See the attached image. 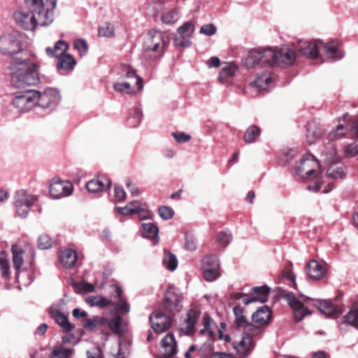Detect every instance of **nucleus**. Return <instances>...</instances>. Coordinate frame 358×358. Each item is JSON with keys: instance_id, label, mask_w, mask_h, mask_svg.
<instances>
[{"instance_id": "nucleus-34", "label": "nucleus", "mask_w": 358, "mask_h": 358, "mask_svg": "<svg viewBox=\"0 0 358 358\" xmlns=\"http://www.w3.org/2000/svg\"><path fill=\"white\" fill-rule=\"evenodd\" d=\"M261 135V129L257 125H250L245 131L244 141L246 143H254Z\"/></svg>"}, {"instance_id": "nucleus-53", "label": "nucleus", "mask_w": 358, "mask_h": 358, "mask_svg": "<svg viewBox=\"0 0 358 358\" xmlns=\"http://www.w3.org/2000/svg\"><path fill=\"white\" fill-rule=\"evenodd\" d=\"M236 72V67L235 66L227 65L222 68L221 72L220 73V76L218 79L220 82H223V80L232 77L235 75Z\"/></svg>"}, {"instance_id": "nucleus-1", "label": "nucleus", "mask_w": 358, "mask_h": 358, "mask_svg": "<svg viewBox=\"0 0 358 358\" xmlns=\"http://www.w3.org/2000/svg\"><path fill=\"white\" fill-rule=\"evenodd\" d=\"M12 83L17 89L12 94L11 104L16 110L5 108L2 113L8 118L13 119L17 113H27L31 109L35 110L36 90L29 89L31 85L39 83L38 66L30 59L13 60L9 67Z\"/></svg>"}, {"instance_id": "nucleus-61", "label": "nucleus", "mask_w": 358, "mask_h": 358, "mask_svg": "<svg viewBox=\"0 0 358 358\" xmlns=\"http://www.w3.org/2000/svg\"><path fill=\"white\" fill-rule=\"evenodd\" d=\"M172 136L178 143H185L191 139V136L185 132H173Z\"/></svg>"}, {"instance_id": "nucleus-2", "label": "nucleus", "mask_w": 358, "mask_h": 358, "mask_svg": "<svg viewBox=\"0 0 358 358\" xmlns=\"http://www.w3.org/2000/svg\"><path fill=\"white\" fill-rule=\"evenodd\" d=\"M25 8L31 13H34L41 21L42 25H49L54 20V9L57 5V0H24Z\"/></svg>"}, {"instance_id": "nucleus-51", "label": "nucleus", "mask_w": 358, "mask_h": 358, "mask_svg": "<svg viewBox=\"0 0 358 358\" xmlns=\"http://www.w3.org/2000/svg\"><path fill=\"white\" fill-rule=\"evenodd\" d=\"M10 266L9 261L4 257H0V272L2 278L6 280H8L10 278Z\"/></svg>"}, {"instance_id": "nucleus-39", "label": "nucleus", "mask_w": 358, "mask_h": 358, "mask_svg": "<svg viewBox=\"0 0 358 358\" xmlns=\"http://www.w3.org/2000/svg\"><path fill=\"white\" fill-rule=\"evenodd\" d=\"M178 19L179 13L176 8H172L169 11L164 12L161 16L162 22L166 24H173Z\"/></svg>"}, {"instance_id": "nucleus-11", "label": "nucleus", "mask_w": 358, "mask_h": 358, "mask_svg": "<svg viewBox=\"0 0 358 358\" xmlns=\"http://www.w3.org/2000/svg\"><path fill=\"white\" fill-rule=\"evenodd\" d=\"M195 26L192 22H185L177 29L173 39L174 45L180 48H189L192 45V38Z\"/></svg>"}, {"instance_id": "nucleus-38", "label": "nucleus", "mask_w": 358, "mask_h": 358, "mask_svg": "<svg viewBox=\"0 0 358 358\" xmlns=\"http://www.w3.org/2000/svg\"><path fill=\"white\" fill-rule=\"evenodd\" d=\"M344 322L358 329V304L354 306L344 316Z\"/></svg>"}, {"instance_id": "nucleus-27", "label": "nucleus", "mask_w": 358, "mask_h": 358, "mask_svg": "<svg viewBox=\"0 0 358 358\" xmlns=\"http://www.w3.org/2000/svg\"><path fill=\"white\" fill-rule=\"evenodd\" d=\"M162 346L164 350L166 358L174 355L176 352V341L172 334H168L162 341Z\"/></svg>"}, {"instance_id": "nucleus-37", "label": "nucleus", "mask_w": 358, "mask_h": 358, "mask_svg": "<svg viewBox=\"0 0 358 358\" xmlns=\"http://www.w3.org/2000/svg\"><path fill=\"white\" fill-rule=\"evenodd\" d=\"M143 236L148 238H155L158 237L159 229L156 224L152 222L142 223Z\"/></svg>"}, {"instance_id": "nucleus-14", "label": "nucleus", "mask_w": 358, "mask_h": 358, "mask_svg": "<svg viewBox=\"0 0 358 358\" xmlns=\"http://www.w3.org/2000/svg\"><path fill=\"white\" fill-rule=\"evenodd\" d=\"M73 189L71 183L55 178L50 185V194L55 199H60L71 195Z\"/></svg>"}, {"instance_id": "nucleus-57", "label": "nucleus", "mask_w": 358, "mask_h": 358, "mask_svg": "<svg viewBox=\"0 0 358 358\" xmlns=\"http://www.w3.org/2000/svg\"><path fill=\"white\" fill-rule=\"evenodd\" d=\"M217 31L215 25L212 23L206 24L203 25L199 30V33L202 35L207 36H211L214 35Z\"/></svg>"}, {"instance_id": "nucleus-9", "label": "nucleus", "mask_w": 358, "mask_h": 358, "mask_svg": "<svg viewBox=\"0 0 358 358\" xmlns=\"http://www.w3.org/2000/svg\"><path fill=\"white\" fill-rule=\"evenodd\" d=\"M17 25L25 30H34L37 26H43L38 17L31 13L26 8H19L13 15Z\"/></svg>"}, {"instance_id": "nucleus-52", "label": "nucleus", "mask_w": 358, "mask_h": 358, "mask_svg": "<svg viewBox=\"0 0 358 358\" xmlns=\"http://www.w3.org/2000/svg\"><path fill=\"white\" fill-rule=\"evenodd\" d=\"M203 278L206 281L212 282L215 280L220 275V268H202Z\"/></svg>"}, {"instance_id": "nucleus-5", "label": "nucleus", "mask_w": 358, "mask_h": 358, "mask_svg": "<svg viewBox=\"0 0 358 358\" xmlns=\"http://www.w3.org/2000/svg\"><path fill=\"white\" fill-rule=\"evenodd\" d=\"M267 57H269L270 67L273 65L286 67L292 66L296 59V53L287 46L268 48Z\"/></svg>"}, {"instance_id": "nucleus-24", "label": "nucleus", "mask_w": 358, "mask_h": 358, "mask_svg": "<svg viewBox=\"0 0 358 358\" xmlns=\"http://www.w3.org/2000/svg\"><path fill=\"white\" fill-rule=\"evenodd\" d=\"M117 74L120 76V78H121V79L135 78L136 80V85L138 88V90L141 91L143 90V80L142 78L138 76L136 74V71L131 66H127V65H122L120 68V70L117 72Z\"/></svg>"}, {"instance_id": "nucleus-42", "label": "nucleus", "mask_w": 358, "mask_h": 358, "mask_svg": "<svg viewBox=\"0 0 358 358\" xmlns=\"http://www.w3.org/2000/svg\"><path fill=\"white\" fill-rule=\"evenodd\" d=\"M113 88L118 93H126L128 94H135L136 90H133L131 84L128 82H115L113 83Z\"/></svg>"}, {"instance_id": "nucleus-36", "label": "nucleus", "mask_w": 358, "mask_h": 358, "mask_svg": "<svg viewBox=\"0 0 358 358\" xmlns=\"http://www.w3.org/2000/svg\"><path fill=\"white\" fill-rule=\"evenodd\" d=\"M243 334L245 336H249L252 339L253 337H256L264 331L263 326L256 323L250 322L245 329L243 330Z\"/></svg>"}, {"instance_id": "nucleus-28", "label": "nucleus", "mask_w": 358, "mask_h": 358, "mask_svg": "<svg viewBox=\"0 0 358 358\" xmlns=\"http://www.w3.org/2000/svg\"><path fill=\"white\" fill-rule=\"evenodd\" d=\"M307 273L313 280H319L324 276L325 271L316 260H311L307 266Z\"/></svg>"}, {"instance_id": "nucleus-45", "label": "nucleus", "mask_w": 358, "mask_h": 358, "mask_svg": "<svg viewBox=\"0 0 358 358\" xmlns=\"http://www.w3.org/2000/svg\"><path fill=\"white\" fill-rule=\"evenodd\" d=\"M213 323V320L210 317V315L207 313H205L203 317V329L200 331V334H207L209 336H211L213 334V331L211 329V325Z\"/></svg>"}, {"instance_id": "nucleus-31", "label": "nucleus", "mask_w": 358, "mask_h": 358, "mask_svg": "<svg viewBox=\"0 0 358 358\" xmlns=\"http://www.w3.org/2000/svg\"><path fill=\"white\" fill-rule=\"evenodd\" d=\"M235 316L234 322L239 330H243L250 323L246 316L244 315L243 310L238 306L233 308Z\"/></svg>"}, {"instance_id": "nucleus-26", "label": "nucleus", "mask_w": 358, "mask_h": 358, "mask_svg": "<svg viewBox=\"0 0 358 358\" xmlns=\"http://www.w3.org/2000/svg\"><path fill=\"white\" fill-rule=\"evenodd\" d=\"M85 329L94 331L96 329H103L107 327V319L103 317L94 316L92 318L86 319L83 324Z\"/></svg>"}, {"instance_id": "nucleus-20", "label": "nucleus", "mask_w": 358, "mask_h": 358, "mask_svg": "<svg viewBox=\"0 0 358 358\" xmlns=\"http://www.w3.org/2000/svg\"><path fill=\"white\" fill-rule=\"evenodd\" d=\"M252 294H255L250 298L244 299L243 303L245 305H248L254 302L264 303L268 299L270 294V288L267 285H262L260 287H254L251 289Z\"/></svg>"}, {"instance_id": "nucleus-46", "label": "nucleus", "mask_w": 358, "mask_h": 358, "mask_svg": "<svg viewBox=\"0 0 358 358\" xmlns=\"http://www.w3.org/2000/svg\"><path fill=\"white\" fill-rule=\"evenodd\" d=\"M232 234L229 231H222L217 234L216 239L222 247H227L232 241Z\"/></svg>"}, {"instance_id": "nucleus-35", "label": "nucleus", "mask_w": 358, "mask_h": 358, "mask_svg": "<svg viewBox=\"0 0 358 358\" xmlns=\"http://www.w3.org/2000/svg\"><path fill=\"white\" fill-rule=\"evenodd\" d=\"M162 263L164 266L170 271H175L178 266L176 255L168 250H164Z\"/></svg>"}, {"instance_id": "nucleus-8", "label": "nucleus", "mask_w": 358, "mask_h": 358, "mask_svg": "<svg viewBox=\"0 0 358 358\" xmlns=\"http://www.w3.org/2000/svg\"><path fill=\"white\" fill-rule=\"evenodd\" d=\"M36 199L34 195L28 194L25 190L17 191L14 196V206L18 216L26 218Z\"/></svg>"}, {"instance_id": "nucleus-3", "label": "nucleus", "mask_w": 358, "mask_h": 358, "mask_svg": "<svg viewBox=\"0 0 358 358\" xmlns=\"http://www.w3.org/2000/svg\"><path fill=\"white\" fill-rule=\"evenodd\" d=\"M166 46L167 43L161 31L150 30L143 38V50L145 55L151 54L150 57L154 58L161 57Z\"/></svg>"}, {"instance_id": "nucleus-41", "label": "nucleus", "mask_w": 358, "mask_h": 358, "mask_svg": "<svg viewBox=\"0 0 358 358\" xmlns=\"http://www.w3.org/2000/svg\"><path fill=\"white\" fill-rule=\"evenodd\" d=\"M142 117V110L140 108L135 107L133 108L131 117L128 119V124L131 127H136L141 124Z\"/></svg>"}, {"instance_id": "nucleus-16", "label": "nucleus", "mask_w": 358, "mask_h": 358, "mask_svg": "<svg viewBox=\"0 0 358 358\" xmlns=\"http://www.w3.org/2000/svg\"><path fill=\"white\" fill-rule=\"evenodd\" d=\"M321 50L323 51L327 59L337 61L343 58L345 53L338 41L332 40L327 43L322 41Z\"/></svg>"}, {"instance_id": "nucleus-21", "label": "nucleus", "mask_w": 358, "mask_h": 358, "mask_svg": "<svg viewBox=\"0 0 358 358\" xmlns=\"http://www.w3.org/2000/svg\"><path fill=\"white\" fill-rule=\"evenodd\" d=\"M78 261L76 250L71 248L61 250L59 253V262L65 268H71L75 266Z\"/></svg>"}, {"instance_id": "nucleus-48", "label": "nucleus", "mask_w": 358, "mask_h": 358, "mask_svg": "<svg viewBox=\"0 0 358 358\" xmlns=\"http://www.w3.org/2000/svg\"><path fill=\"white\" fill-rule=\"evenodd\" d=\"M121 322L122 317L117 315L110 320H107V326H108V327L113 333L118 334L122 331L121 327Z\"/></svg>"}, {"instance_id": "nucleus-4", "label": "nucleus", "mask_w": 358, "mask_h": 358, "mask_svg": "<svg viewBox=\"0 0 358 358\" xmlns=\"http://www.w3.org/2000/svg\"><path fill=\"white\" fill-rule=\"evenodd\" d=\"M22 34L15 29L3 33L0 36V52L4 55H14L21 52Z\"/></svg>"}, {"instance_id": "nucleus-18", "label": "nucleus", "mask_w": 358, "mask_h": 358, "mask_svg": "<svg viewBox=\"0 0 358 358\" xmlns=\"http://www.w3.org/2000/svg\"><path fill=\"white\" fill-rule=\"evenodd\" d=\"M200 313L196 309L188 310L187 317L181 323L180 330L185 335H192L195 332V325L199 317Z\"/></svg>"}, {"instance_id": "nucleus-32", "label": "nucleus", "mask_w": 358, "mask_h": 358, "mask_svg": "<svg viewBox=\"0 0 358 358\" xmlns=\"http://www.w3.org/2000/svg\"><path fill=\"white\" fill-rule=\"evenodd\" d=\"M273 78L270 72H266L264 74L257 76L252 84L259 89V91L266 90L272 83Z\"/></svg>"}, {"instance_id": "nucleus-30", "label": "nucleus", "mask_w": 358, "mask_h": 358, "mask_svg": "<svg viewBox=\"0 0 358 358\" xmlns=\"http://www.w3.org/2000/svg\"><path fill=\"white\" fill-rule=\"evenodd\" d=\"M69 45L64 41H57L53 48L48 47L45 48V52L48 56L58 58L60 54L66 52Z\"/></svg>"}, {"instance_id": "nucleus-43", "label": "nucleus", "mask_w": 358, "mask_h": 358, "mask_svg": "<svg viewBox=\"0 0 358 358\" xmlns=\"http://www.w3.org/2000/svg\"><path fill=\"white\" fill-rule=\"evenodd\" d=\"M202 268H220V263L216 255H207L202 260Z\"/></svg>"}, {"instance_id": "nucleus-54", "label": "nucleus", "mask_w": 358, "mask_h": 358, "mask_svg": "<svg viewBox=\"0 0 358 358\" xmlns=\"http://www.w3.org/2000/svg\"><path fill=\"white\" fill-rule=\"evenodd\" d=\"M114 34V26L110 23H106L99 28V35L100 36L111 37Z\"/></svg>"}, {"instance_id": "nucleus-49", "label": "nucleus", "mask_w": 358, "mask_h": 358, "mask_svg": "<svg viewBox=\"0 0 358 358\" xmlns=\"http://www.w3.org/2000/svg\"><path fill=\"white\" fill-rule=\"evenodd\" d=\"M52 354L53 357L50 358H69L73 355V350L63 347H57L54 348Z\"/></svg>"}, {"instance_id": "nucleus-6", "label": "nucleus", "mask_w": 358, "mask_h": 358, "mask_svg": "<svg viewBox=\"0 0 358 358\" xmlns=\"http://www.w3.org/2000/svg\"><path fill=\"white\" fill-rule=\"evenodd\" d=\"M35 113L41 110H53L60 102L61 95L55 88L45 89L43 92L36 90Z\"/></svg>"}, {"instance_id": "nucleus-33", "label": "nucleus", "mask_w": 358, "mask_h": 358, "mask_svg": "<svg viewBox=\"0 0 358 358\" xmlns=\"http://www.w3.org/2000/svg\"><path fill=\"white\" fill-rule=\"evenodd\" d=\"M85 301L91 306L99 307L101 308H106L112 304V301L105 296H92L86 298Z\"/></svg>"}, {"instance_id": "nucleus-22", "label": "nucleus", "mask_w": 358, "mask_h": 358, "mask_svg": "<svg viewBox=\"0 0 358 358\" xmlns=\"http://www.w3.org/2000/svg\"><path fill=\"white\" fill-rule=\"evenodd\" d=\"M57 59V69L61 74L72 71L77 64L74 57L67 52L60 54Z\"/></svg>"}, {"instance_id": "nucleus-12", "label": "nucleus", "mask_w": 358, "mask_h": 358, "mask_svg": "<svg viewBox=\"0 0 358 358\" xmlns=\"http://www.w3.org/2000/svg\"><path fill=\"white\" fill-rule=\"evenodd\" d=\"M12 253L13 266L17 271H19L25 263H27V264L31 266L32 262L34 259V249L29 248L27 250H25L17 245H13Z\"/></svg>"}, {"instance_id": "nucleus-19", "label": "nucleus", "mask_w": 358, "mask_h": 358, "mask_svg": "<svg viewBox=\"0 0 358 358\" xmlns=\"http://www.w3.org/2000/svg\"><path fill=\"white\" fill-rule=\"evenodd\" d=\"M314 306L322 313L330 317H338L343 313V310L334 305L330 300H316Z\"/></svg>"}, {"instance_id": "nucleus-55", "label": "nucleus", "mask_w": 358, "mask_h": 358, "mask_svg": "<svg viewBox=\"0 0 358 358\" xmlns=\"http://www.w3.org/2000/svg\"><path fill=\"white\" fill-rule=\"evenodd\" d=\"M293 309L294 316L296 321L299 322L306 315L310 314L308 308L302 303L301 307H295Z\"/></svg>"}, {"instance_id": "nucleus-7", "label": "nucleus", "mask_w": 358, "mask_h": 358, "mask_svg": "<svg viewBox=\"0 0 358 358\" xmlns=\"http://www.w3.org/2000/svg\"><path fill=\"white\" fill-rule=\"evenodd\" d=\"M320 166L317 159L312 154L304 155L295 165V172L303 179H308L315 174V170Z\"/></svg>"}, {"instance_id": "nucleus-29", "label": "nucleus", "mask_w": 358, "mask_h": 358, "mask_svg": "<svg viewBox=\"0 0 358 358\" xmlns=\"http://www.w3.org/2000/svg\"><path fill=\"white\" fill-rule=\"evenodd\" d=\"M252 339L249 336H245L243 334L241 339L238 342H234L233 345L236 352L242 355H245L253 346Z\"/></svg>"}, {"instance_id": "nucleus-62", "label": "nucleus", "mask_w": 358, "mask_h": 358, "mask_svg": "<svg viewBox=\"0 0 358 358\" xmlns=\"http://www.w3.org/2000/svg\"><path fill=\"white\" fill-rule=\"evenodd\" d=\"M345 131L346 129L345 128L344 125L338 124L336 129L330 133L329 136L331 139L339 138L345 134Z\"/></svg>"}, {"instance_id": "nucleus-47", "label": "nucleus", "mask_w": 358, "mask_h": 358, "mask_svg": "<svg viewBox=\"0 0 358 358\" xmlns=\"http://www.w3.org/2000/svg\"><path fill=\"white\" fill-rule=\"evenodd\" d=\"M327 176L333 179H342L345 177V173L342 166H331L327 171Z\"/></svg>"}, {"instance_id": "nucleus-56", "label": "nucleus", "mask_w": 358, "mask_h": 358, "mask_svg": "<svg viewBox=\"0 0 358 358\" xmlns=\"http://www.w3.org/2000/svg\"><path fill=\"white\" fill-rule=\"evenodd\" d=\"M158 213L160 217L164 220L171 219L174 215V211L172 208L167 206H162L158 209Z\"/></svg>"}, {"instance_id": "nucleus-13", "label": "nucleus", "mask_w": 358, "mask_h": 358, "mask_svg": "<svg viewBox=\"0 0 358 358\" xmlns=\"http://www.w3.org/2000/svg\"><path fill=\"white\" fill-rule=\"evenodd\" d=\"M151 327L157 334H162L168 330L172 324L171 317L161 311H156L149 316Z\"/></svg>"}, {"instance_id": "nucleus-40", "label": "nucleus", "mask_w": 358, "mask_h": 358, "mask_svg": "<svg viewBox=\"0 0 358 358\" xmlns=\"http://www.w3.org/2000/svg\"><path fill=\"white\" fill-rule=\"evenodd\" d=\"M55 317L56 322L62 327L66 332H70L73 330V326L69 322L66 315L62 313H57Z\"/></svg>"}, {"instance_id": "nucleus-58", "label": "nucleus", "mask_w": 358, "mask_h": 358, "mask_svg": "<svg viewBox=\"0 0 358 358\" xmlns=\"http://www.w3.org/2000/svg\"><path fill=\"white\" fill-rule=\"evenodd\" d=\"M284 298L287 301L288 304L292 308L301 307L302 302L296 299L294 293L289 292L285 295Z\"/></svg>"}, {"instance_id": "nucleus-64", "label": "nucleus", "mask_w": 358, "mask_h": 358, "mask_svg": "<svg viewBox=\"0 0 358 358\" xmlns=\"http://www.w3.org/2000/svg\"><path fill=\"white\" fill-rule=\"evenodd\" d=\"M76 287L78 288L80 290L86 292H93L95 290V287L94 285L86 282H78L75 284Z\"/></svg>"}, {"instance_id": "nucleus-23", "label": "nucleus", "mask_w": 358, "mask_h": 358, "mask_svg": "<svg viewBox=\"0 0 358 358\" xmlns=\"http://www.w3.org/2000/svg\"><path fill=\"white\" fill-rule=\"evenodd\" d=\"M112 186L111 180L106 176H101L86 184L87 189L92 193L99 192Z\"/></svg>"}, {"instance_id": "nucleus-50", "label": "nucleus", "mask_w": 358, "mask_h": 358, "mask_svg": "<svg viewBox=\"0 0 358 358\" xmlns=\"http://www.w3.org/2000/svg\"><path fill=\"white\" fill-rule=\"evenodd\" d=\"M73 48L76 50L80 57L86 55L88 52V45L87 41L83 38H78L74 41Z\"/></svg>"}, {"instance_id": "nucleus-10", "label": "nucleus", "mask_w": 358, "mask_h": 358, "mask_svg": "<svg viewBox=\"0 0 358 358\" xmlns=\"http://www.w3.org/2000/svg\"><path fill=\"white\" fill-rule=\"evenodd\" d=\"M182 294L180 291L175 287L170 286L165 292L164 303L165 310L173 315L180 313L182 308Z\"/></svg>"}, {"instance_id": "nucleus-60", "label": "nucleus", "mask_w": 358, "mask_h": 358, "mask_svg": "<svg viewBox=\"0 0 358 358\" xmlns=\"http://www.w3.org/2000/svg\"><path fill=\"white\" fill-rule=\"evenodd\" d=\"M148 8L151 10H161L164 8V2L162 0H148Z\"/></svg>"}, {"instance_id": "nucleus-63", "label": "nucleus", "mask_w": 358, "mask_h": 358, "mask_svg": "<svg viewBox=\"0 0 358 358\" xmlns=\"http://www.w3.org/2000/svg\"><path fill=\"white\" fill-rule=\"evenodd\" d=\"M115 309L117 312L127 313L130 310V306L124 299H120L115 305Z\"/></svg>"}, {"instance_id": "nucleus-25", "label": "nucleus", "mask_w": 358, "mask_h": 358, "mask_svg": "<svg viewBox=\"0 0 358 358\" xmlns=\"http://www.w3.org/2000/svg\"><path fill=\"white\" fill-rule=\"evenodd\" d=\"M272 313L267 306H262L257 309L252 315V320L254 323L262 326L266 325L271 320Z\"/></svg>"}, {"instance_id": "nucleus-17", "label": "nucleus", "mask_w": 358, "mask_h": 358, "mask_svg": "<svg viewBox=\"0 0 358 358\" xmlns=\"http://www.w3.org/2000/svg\"><path fill=\"white\" fill-rule=\"evenodd\" d=\"M322 41L313 40L301 43L297 47L298 52L308 59H314L318 56L319 50H321Z\"/></svg>"}, {"instance_id": "nucleus-44", "label": "nucleus", "mask_w": 358, "mask_h": 358, "mask_svg": "<svg viewBox=\"0 0 358 358\" xmlns=\"http://www.w3.org/2000/svg\"><path fill=\"white\" fill-rule=\"evenodd\" d=\"M54 241L48 235H41L37 241L38 248L41 250H48L53 245Z\"/></svg>"}, {"instance_id": "nucleus-15", "label": "nucleus", "mask_w": 358, "mask_h": 358, "mask_svg": "<svg viewBox=\"0 0 358 358\" xmlns=\"http://www.w3.org/2000/svg\"><path fill=\"white\" fill-rule=\"evenodd\" d=\"M267 50L268 48L252 50L243 60L244 65L248 69H250L261 62L265 66L270 67L269 57H267L266 55Z\"/></svg>"}, {"instance_id": "nucleus-59", "label": "nucleus", "mask_w": 358, "mask_h": 358, "mask_svg": "<svg viewBox=\"0 0 358 358\" xmlns=\"http://www.w3.org/2000/svg\"><path fill=\"white\" fill-rule=\"evenodd\" d=\"M114 196L117 202H122L126 199V192L122 187L115 185L114 187Z\"/></svg>"}]
</instances>
